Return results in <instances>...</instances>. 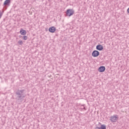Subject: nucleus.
<instances>
[{"label":"nucleus","mask_w":129,"mask_h":129,"mask_svg":"<svg viewBox=\"0 0 129 129\" xmlns=\"http://www.w3.org/2000/svg\"><path fill=\"white\" fill-rule=\"evenodd\" d=\"M25 90H18L16 92V95L17 96V100H19L20 101H23L24 98L26 97V94H25Z\"/></svg>","instance_id":"obj_1"},{"label":"nucleus","mask_w":129,"mask_h":129,"mask_svg":"<svg viewBox=\"0 0 129 129\" xmlns=\"http://www.w3.org/2000/svg\"><path fill=\"white\" fill-rule=\"evenodd\" d=\"M118 119V116L117 115H113L110 117V120L112 122H115L117 121Z\"/></svg>","instance_id":"obj_2"},{"label":"nucleus","mask_w":129,"mask_h":129,"mask_svg":"<svg viewBox=\"0 0 129 129\" xmlns=\"http://www.w3.org/2000/svg\"><path fill=\"white\" fill-rule=\"evenodd\" d=\"M66 14L68 17H71V16L74 15V11L72 9H69L67 11Z\"/></svg>","instance_id":"obj_3"},{"label":"nucleus","mask_w":129,"mask_h":129,"mask_svg":"<svg viewBox=\"0 0 129 129\" xmlns=\"http://www.w3.org/2000/svg\"><path fill=\"white\" fill-rule=\"evenodd\" d=\"M92 56H93V57H98V56H99V52L97 50L93 51L92 53Z\"/></svg>","instance_id":"obj_4"},{"label":"nucleus","mask_w":129,"mask_h":129,"mask_svg":"<svg viewBox=\"0 0 129 129\" xmlns=\"http://www.w3.org/2000/svg\"><path fill=\"white\" fill-rule=\"evenodd\" d=\"M99 72H104L105 71V67L102 66L98 69Z\"/></svg>","instance_id":"obj_5"},{"label":"nucleus","mask_w":129,"mask_h":129,"mask_svg":"<svg viewBox=\"0 0 129 129\" xmlns=\"http://www.w3.org/2000/svg\"><path fill=\"white\" fill-rule=\"evenodd\" d=\"M96 49L99 51H101L102 50H103V46L101 45H98L96 46Z\"/></svg>","instance_id":"obj_6"},{"label":"nucleus","mask_w":129,"mask_h":129,"mask_svg":"<svg viewBox=\"0 0 129 129\" xmlns=\"http://www.w3.org/2000/svg\"><path fill=\"white\" fill-rule=\"evenodd\" d=\"M49 31L50 33H54L55 31H56V28L54 27H51L49 28Z\"/></svg>","instance_id":"obj_7"},{"label":"nucleus","mask_w":129,"mask_h":129,"mask_svg":"<svg viewBox=\"0 0 129 129\" xmlns=\"http://www.w3.org/2000/svg\"><path fill=\"white\" fill-rule=\"evenodd\" d=\"M95 129H106V126L104 124L101 125V127H96Z\"/></svg>","instance_id":"obj_8"},{"label":"nucleus","mask_w":129,"mask_h":129,"mask_svg":"<svg viewBox=\"0 0 129 129\" xmlns=\"http://www.w3.org/2000/svg\"><path fill=\"white\" fill-rule=\"evenodd\" d=\"M10 3H11V1H10V0H6L4 2V5H5V6H7V5H9V4H10Z\"/></svg>","instance_id":"obj_9"},{"label":"nucleus","mask_w":129,"mask_h":129,"mask_svg":"<svg viewBox=\"0 0 129 129\" xmlns=\"http://www.w3.org/2000/svg\"><path fill=\"white\" fill-rule=\"evenodd\" d=\"M22 38L23 39V40L26 41V40H27L28 39V36H23L22 37Z\"/></svg>","instance_id":"obj_10"},{"label":"nucleus","mask_w":129,"mask_h":129,"mask_svg":"<svg viewBox=\"0 0 129 129\" xmlns=\"http://www.w3.org/2000/svg\"><path fill=\"white\" fill-rule=\"evenodd\" d=\"M18 44H19V45H22L23 44V41L22 40H19L18 41Z\"/></svg>","instance_id":"obj_11"},{"label":"nucleus","mask_w":129,"mask_h":129,"mask_svg":"<svg viewBox=\"0 0 129 129\" xmlns=\"http://www.w3.org/2000/svg\"><path fill=\"white\" fill-rule=\"evenodd\" d=\"M20 33H26V30H24L23 29H22L20 30Z\"/></svg>","instance_id":"obj_12"},{"label":"nucleus","mask_w":129,"mask_h":129,"mask_svg":"<svg viewBox=\"0 0 129 129\" xmlns=\"http://www.w3.org/2000/svg\"><path fill=\"white\" fill-rule=\"evenodd\" d=\"M2 16H3V13L0 12V19L2 18Z\"/></svg>","instance_id":"obj_13"},{"label":"nucleus","mask_w":129,"mask_h":129,"mask_svg":"<svg viewBox=\"0 0 129 129\" xmlns=\"http://www.w3.org/2000/svg\"><path fill=\"white\" fill-rule=\"evenodd\" d=\"M21 35H23V36H25V35H26V33H21Z\"/></svg>","instance_id":"obj_14"}]
</instances>
